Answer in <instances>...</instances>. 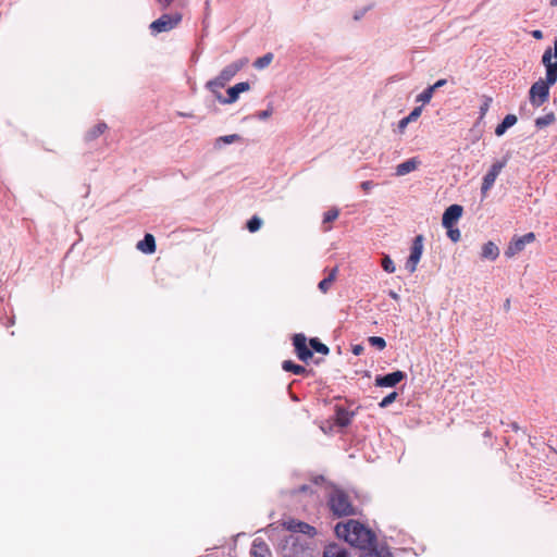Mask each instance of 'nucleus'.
Segmentation results:
<instances>
[{
    "instance_id": "nucleus-1",
    "label": "nucleus",
    "mask_w": 557,
    "mask_h": 557,
    "mask_svg": "<svg viewBox=\"0 0 557 557\" xmlns=\"http://www.w3.org/2000/svg\"><path fill=\"white\" fill-rule=\"evenodd\" d=\"M335 533L351 546L361 549H368L375 543L373 532L356 520L337 523Z\"/></svg>"
},
{
    "instance_id": "nucleus-2",
    "label": "nucleus",
    "mask_w": 557,
    "mask_h": 557,
    "mask_svg": "<svg viewBox=\"0 0 557 557\" xmlns=\"http://www.w3.org/2000/svg\"><path fill=\"white\" fill-rule=\"evenodd\" d=\"M327 506L333 516L341 518L356 515L349 495L339 488L333 490L327 497Z\"/></svg>"
},
{
    "instance_id": "nucleus-3",
    "label": "nucleus",
    "mask_w": 557,
    "mask_h": 557,
    "mask_svg": "<svg viewBox=\"0 0 557 557\" xmlns=\"http://www.w3.org/2000/svg\"><path fill=\"white\" fill-rule=\"evenodd\" d=\"M242 67V62H235L226 65L216 77L207 83V88L216 95L220 92L219 90L223 88L240 71Z\"/></svg>"
},
{
    "instance_id": "nucleus-4",
    "label": "nucleus",
    "mask_w": 557,
    "mask_h": 557,
    "mask_svg": "<svg viewBox=\"0 0 557 557\" xmlns=\"http://www.w3.org/2000/svg\"><path fill=\"white\" fill-rule=\"evenodd\" d=\"M182 22V14L180 12L171 13V14H162L159 18L153 21L149 25V29L153 36L160 33H166L175 27Z\"/></svg>"
},
{
    "instance_id": "nucleus-5",
    "label": "nucleus",
    "mask_w": 557,
    "mask_h": 557,
    "mask_svg": "<svg viewBox=\"0 0 557 557\" xmlns=\"http://www.w3.org/2000/svg\"><path fill=\"white\" fill-rule=\"evenodd\" d=\"M555 83H549L547 77L545 79H539L535 82L529 91L530 102L533 107H541L544 104L549 97V87Z\"/></svg>"
},
{
    "instance_id": "nucleus-6",
    "label": "nucleus",
    "mask_w": 557,
    "mask_h": 557,
    "mask_svg": "<svg viewBox=\"0 0 557 557\" xmlns=\"http://www.w3.org/2000/svg\"><path fill=\"white\" fill-rule=\"evenodd\" d=\"M507 164V159L494 162L487 173L483 176L481 185V194L485 197L488 190L493 187L497 176Z\"/></svg>"
},
{
    "instance_id": "nucleus-7",
    "label": "nucleus",
    "mask_w": 557,
    "mask_h": 557,
    "mask_svg": "<svg viewBox=\"0 0 557 557\" xmlns=\"http://www.w3.org/2000/svg\"><path fill=\"white\" fill-rule=\"evenodd\" d=\"M535 240V234L533 232L527 233L520 237H513L507 249L505 250V256L507 258H511L517 253L521 252L527 244H531Z\"/></svg>"
},
{
    "instance_id": "nucleus-8",
    "label": "nucleus",
    "mask_w": 557,
    "mask_h": 557,
    "mask_svg": "<svg viewBox=\"0 0 557 557\" xmlns=\"http://www.w3.org/2000/svg\"><path fill=\"white\" fill-rule=\"evenodd\" d=\"M423 250V236L418 235L413 239L410 256L406 262V268L409 270L410 273H413L417 269V264L420 261V258L422 256Z\"/></svg>"
},
{
    "instance_id": "nucleus-9",
    "label": "nucleus",
    "mask_w": 557,
    "mask_h": 557,
    "mask_svg": "<svg viewBox=\"0 0 557 557\" xmlns=\"http://www.w3.org/2000/svg\"><path fill=\"white\" fill-rule=\"evenodd\" d=\"M250 84L248 82H240L227 89V97L224 98L220 92L215 95L216 99L223 104H231L237 101L242 92L248 91Z\"/></svg>"
},
{
    "instance_id": "nucleus-10",
    "label": "nucleus",
    "mask_w": 557,
    "mask_h": 557,
    "mask_svg": "<svg viewBox=\"0 0 557 557\" xmlns=\"http://www.w3.org/2000/svg\"><path fill=\"white\" fill-rule=\"evenodd\" d=\"M284 529L295 532V533H302L310 537H313L317 534V530L314 527L310 525L307 522L296 520V519H289L283 522Z\"/></svg>"
},
{
    "instance_id": "nucleus-11",
    "label": "nucleus",
    "mask_w": 557,
    "mask_h": 557,
    "mask_svg": "<svg viewBox=\"0 0 557 557\" xmlns=\"http://www.w3.org/2000/svg\"><path fill=\"white\" fill-rule=\"evenodd\" d=\"M553 50L547 48L542 55V63L546 69V77L549 83L557 82V60L553 62Z\"/></svg>"
},
{
    "instance_id": "nucleus-12",
    "label": "nucleus",
    "mask_w": 557,
    "mask_h": 557,
    "mask_svg": "<svg viewBox=\"0 0 557 557\" xmlns=\"http://www.w3.org/2000/svg\"><path fill=\"white\" fill-rule=\"evenodd\" d=\"M295 352L301 361H308L312 358V351L307 346V338L304 334H296L293 338Z\"/></svg>"
},
{
    "instance_id": "nucleus-13",
    "label": "nucleus",
    "mask_w": 557,
    "mask_h": 557,
    "mask_svg": "<svg viewBox=\"0 0 557 557\" xmlns=\"http://www.w3.org/2000/svg\"><path fill=\"white\" fill-rule=\"evenodd\" d=\"M405 376L406 374L400 370L394 371L383 376L379 375L375 377V385L380 387H393L403 381Z\"/></svg>"
},
{
    "instance_id": "nucleus-14",
    "label": "nucleus",
    "mask_w": 557,
    "mask_h": 557,
    "mask_svg": "<svg viewBox=\"0 0 557 557\" xmlns=\"http://www.w3.org/2000/svg\"><path fill=\"white\" fill-rule=\"evenodd\" d=\"M463 208L460 205L449 206L442 218L443 226H454V224L461 218Z\"/></svg>"
},
{
    "instance_id": "nucleus-15",
    "label": "nucleus",
    "mask_w": 557,
    "mask_h": 557,
    "mask_svg": "<svg viewBox=\"0 0 557 557\" xmlns=\"http://www.w3.org/2000/svg\"><path fill=\"white\" fill-rule=\"evenodd\" d=\"M250 554L252 557H271L268 544L259 537L253 540Z\"/></svg>"
},
{
    "instance_id": "nucleus-16",
    "label": "nucleus",
    "mask_w": 557,
    "mask_h": 557,
    "mask_svg": "<svg viewBox=\"0 0 557 557\" xmlns=\"http://www.w3.org/2000/svg\"><path fill=\"white\" fill-rule=\"evenodd\" d=\"M137 249L144 253H153L156 251V239L152 234H146L143 240L137 243Z\"/></svg>"
},
{
    "instance_id": "nucleus-17",
    "label": "nucleus",
    "mask_w": 557,
    "mask_h": 557,
    "mask_svg": "<svg viewBox=\"0 0 557 557\" xmlns=\"http://www.w3.org/2000/svg\"><path fill=\"white\" fill-rule=\"evenodd\" d=\"M420 161L417 158H411L396 166V175L403 176L417 170Z\"/></svg>"
},
{
    "instance_id": "nucleus-18",
    "label": "nucleus",
    "mask_w": 557,
    "mask_h": 557,
    "mask_svg": "<svg viewBox=\"0 0 557 557\" xmlns=\"http://www.w3.org/2000/svg\"><path fill=\"white\" fill-rule=\"evenodd\" d=\"M499 256V249L493 242H487L482 246L481 257L494 261Z\"/></svg>"
},
{
    "instance_id": "nucleus-19",
    "label": "nucleus",
    "mask_w": 557,
    "mask_h": 557,
    "mask_svg": "<svg viewBox=\"0 0 557 557\" xmlns=\"http://www.w3.org/2000/svg\"><path fill=\"white\" fill-rule=\"evenodd\" d=\"M337 273L338 268L335 267L329 272L327 276L319 283L318 287L323 294H326L330 290L332 284L335 282L337 277Z\"/></svg>"
},
{
    "instance_id": "nucleus-20",
    "label": "nucleus",
    "mask_w": 557,
    "mask_h": 557,
    "mask_svg": "<svg viewBox=\"0 0 557 557\" xmlns=\"http://www.w3.org/2000/svg\"><path fill=\"white\" fill-rule=\"evenodd\" d=\"M517 123V116L515 114H507L502 123H499L495 128V134L497 136H502L505 134V132Z\"/></svg>"
},
{
    "instance_id": "nucleus-21",
    "label": "nucleus",
    "mask_w": 557,
    "mask_h": 557,
    "mask_svg": "<svg viewBox=\"0 0 557 557\" xmlns=\"http://www.w3.org/2000/svg\"><path fill=\"white\" fill-rule=\"evenodd\" d=\"M352 419V413L346 410L345 408L338 407L336 409V418L335 423L342 428L350 424Z\"/></svg>"
},
{
    "instance_id": "nucleus-22",
    "label": "nucleus",
    "mask_w": 557,
    "mask_h": 557,
    "mask_svg": "<svg viewBox=\"0 0 557 557\" xmlns=\"http://www.w3.org/2000/svg\"><path fill=\"white\" fill-rule=\"evenodd\" d=\"M323 557H348L345 548L337 544H331L325 547Z\"/></svg>"
},
{
    "instance_id": "nucleus-23",
    "label": "nucleus",
    "mask_w": 557,
    "mask_h": 557,
    "mask_svg": "<svg viewBox=\"0 0 557 557\" xmlns=\"http://www.w3.org/2000/svg\"><path fill=\"white\" fill-rule=\"evenodd\" d=\"M421 111H422V109H421L420 107L414 108V109L409 113V115H407L406 117L401 119V120L398 122V128H399V131L403 133V132L405 131V128L407 127V125H408L410 122L416 121V120L420 116Z\"/></svg>"
},
{
    "instance_id": "nucleus-24",
    "label": "nucleus",
    "mask_w": 557,
    "mask_h": 557,
    "mask_svg": "<svg viewBox=\"0 0 557 557\" xmlns=\"http://www.w3.org/2000/svg\"><path fill=\"white\" fill-rule=\"evenodd\" d=\"M282 368L285 371L292 372L296 375H302V374L307 373V370L305 367H302L300 364H296L292 360H285L282 364Z\"/></svg>"
},
{
    "instance_id": "nucleus-25",
    "label": "nucleus",
    "mask_w": 557,
    "mask_h": 557,
    "mask_svg": "<svg viewBox=\"0 0 557 557\" xmlns=\"http://www.w3.org/2000/svg\"><path fill=\"white\" fill-rule=\"evenodd\" d=\"M108 126L106 123L101 122L95 125L86 134L87 140H94L102 135L107 131Z\"/></svg>"
},
{
    "instance_id": "nucleus-26",
    "label": "nucleus",
    "mask_w": 557,
    "mask_h": 557,
    "mask_svg": "<svg viewBox=\"0 0 557 557\" xmlns=\"http://www.w3.org/2000/svg\"><path fill=\"white\" fill-rule=\"evenodd\" d=\"M556 121L555 114L553 112H549L545 114L544 116H540L535 120V125L539 128H543L545 126H548L553 124Z\"/></svg>"
},
{
    "instance_id": "nucleus-27",
    "label": "nucleus",
    "mask_w": 557,
    "mask_h": 557,
    "mask_svg": "<svg viewBox=\"0 0 557 557\" xmlns=\"http://www.w3.org/2000/svg\"><path fill=\"white\" fill-rule=\"evenodd\" d=\"M309 344L311 348L319 354L327 355L330 352L329 347L325 344L321 343L317 337L311 338L309 341Z\"/></svg>"
},
{
    "instance_id": "nucleus-28",
    "label": "nucleus",
    "mask_w": 557,
    "mask_h": 557,
    "mask_svg": "<svg viewBox=\"0 0 557 557\" xmlns=\"http://www.w3.org/2000/svg\"><path fill=\"white\" fill-rule=\"evenodd\" d=\"M273 60V54L272 53H267L264 54L263 57L261 58H258L255 63H253V66L261 70V69H264L267 67Z\"/></svg>"
},
{
    "instance_id": "nucleus-29",
    "label": "nucleus",
    "mask_w": 557,
    "mask_h": 557,
    "mask_svg": "<svg viewBox=\"0 0 557 557\" xmlns=\"http://www.w3.org/2000/svg\"><path fill=\"white\" fill-rule=\"evenodd\" d=\"M339 215V210L337 208H332L327 210L323 215V224H329L335 221Z\"/></svg>"
},
{
    "instance_id": "nucleus-30",
    "label": "nucleus",
    "mask_w": 557,
    "mask_h": 557,
    "mask_svg": "<svg viewBox=\"0 0 557 557\" xmlns=\"http://www.w3.org/2000/svg\"><path fill=\"white\" fill-rule=\"evenodd\" d=\"M368 341L371 346L376 347L379 350H383L386 347V342L383 337L370 336Z\"/></svg>"
},
{
    "instance_id": "nucleus-31",
    "label": "nucleus",
    "mask_w": 557,
    "mask_h": 557,
    "mask_svg": "<svg viewBox=\"0 0 557 557\" xmlns=\"http://www.w3.org/2000/svg\"><path fill=\"white\" fill-rule=\"evenodd\" d=\"M433 88H431L430 86L424 89L418 97H417V101H420V102H423V103H428L430 102V100L432 99L433 97Z\"/></svg>"
},
{
    "instance_id": "nucleus-32",
    "label": "nucleus",
    "mask_w": 557,
    "mask_h": 557,
    "mask_svg": "<svg viewBox=\"0 0 557 557\" xmlns=\"http://www.w3.org/2000/svg\"><path fill=\"white\" fill-rule=\"evenodd\" d=\"M262 221L258 216H252L247 222V228L249 232L255 233L261 227Z\"/></svg>"
},
{
    "instance_id": "nucleus-33",
    "label": "nucleus",
    "mask_w": 557,
    "mask_h": 557,
    "mask_svg": "<svg viewBox=\"0 0 557 557\" xmlns=\"http://www.w3.org/2000/svg\"><path fill=\"white\" fill-rule=\"evenodd\" d=\"M493 99L492 97L490 96H483V102L480 107V117L483 119L485 116V114L487 113L490 107H491V103H492Z\"/></svg>"
},
{
    "instance_id": "nucleus-34",
    "label": "nucleus",
    "mask_w": 557,
    "mask_h": 557,
    "mask_svg": "<svg viewBox=\"0 0 557 557\" xmlns=\"http://www.w3.org/2000/svg\"><path fill=\"white\" fill-rule=\"evenodd\" d=\"M447 230V236L450 238L451 242L457 243L460 240L461 234L460 231L454 226H445Z\"/></svg>"
},
{
    "instance_id": "nucleus-35",
    "label": "nucleus",
    "mask_w": 557,
    "mask_h": 557,
    "mask_svg": "<svg viewBox=\"0 0 557 557\" xmlns=\"http://www.w3.org/2000/svg\"><path fill=\"white\" fill-rule=\"evenodd\" d=\"M382 268L384 269V271H386L387 273H394L396 268H395V264L393 262V260L388 257V256H385L383 259H382Z\"/></svg>"
},
{
    "instance_id": "nucleus-36",
    "label": "nucleus",
    "mask_w": 557,
    "mask_h": 557,
    "mask_svg": "<svg viewBox=\"0 0 557 557\" xmlns=\"http://www.w3.org/2000/svg\"><path fill=\"white\" fill-rule=\"evenodd\" d=\"M398 394L396 392H392L389 393L387 396H385L381 403L379 404V406L381 408H386L387 406H389L392 403H394L397 398Z\"/></svg>"
},
{
    "instance_id": "nucleus-37",
    "label": "nucleus",
    "mask_w": 557,
    "mask_h": 557,
    "mask_svg": "<svg viewBox=\"0 0 557 557\" xmlns=\"http://www.w3.org/2000/svg\"><path fill=\"white\" fill-rule=\"evenodd\" d=\"M273 114V106L272 104H269L268 108L263 111H259L257 113V117L259 120H267L269 119L271 115Z\"/></svg>"
},
{
    "instance_id": "nucleus-38",
    "label": "nucleus",
    "mask_w": 557,
    "mask_h": 557,
    "mask_svg": "<svg viewBox=\"0 0 557 557\" xmlns=\"http://www.w3.org/2000/svg\"><path fill=\"white\" fill-rule=\"evenodd\" d=\"M240 139V136L237 135V134H232V135H226V136H222L220 137L219 140L225 143V144H232L234 141H238Z\"/></svg>"
},
{
    "instance_id": "nucleus-39",
    "label": "nucleus",
    "mask_w": 557,
    "mask_h": 557,
    "mask_svg": "<svg viewBox=\"0 0 557 557\" xmlns=\"http://www.w3.org/2000/svg\"><path fill=\"white\" fill-rule=\"evenodd\" d=\"M174 0H157V3L162 10L168 9Z\"/></svg>"
},
{
    "instance_id": "nucleus-40",
    "label": "nucleus",
    "mask_w": 557,
    "mask_h": 557,
    "mask_svg": "<svg viewBox=\"0 0 557 557\" xmlns=\"http://www.w3.org/2000/svg\"><path fill=\"white\" fill-rule=\"evenodd\" d=\"M373 182L371 181H364L361 183L360 187L366 191L368 193L372 187H373Z\"/></svg>"
},
{
    "instance_id": "nucleus-41",
    "label": "nucleus",
    "mask_w": 557,
    "mask_h": 557,
    "mask_svg": "<svg viewBox=\"0 0 557 557\" xmlns=\"http://www.w3.org/2000/svg\"><path fill=\"white\" fill-rule=\"evenodd\" d=\"M364 348L362 345H354L351 351L355 356H359L363 352Z\"/></svg>"
},
{
    "instance_id": "nucleus-42",
    "label": "nucleus",
    "mask_w": 557,
    "mask_h": 557,
    "mask_svg": "<svg viewBox=\"0 0 557 557\" xmlns=\"http://www.w3.org/2000/svg\"><path fill=\"white\" fill-rule=\"evenodd\" d=\"M446 83H447L446 79L442 78V79H438L435 84H433L430 87L433 88V91H435L437 88L443 87Z\"/></svg>"
},
{
    "instance_id": "nucleus-43",
    "label": "nucleus",
    "mask_w": 557,
    "mask_h": 557,
    "mask_svg": "<svg viewBox=\"0 0 557 557\" xmlns=\"http://www.w3.org/2000/svg\"><path fill=\"white\" fill-rule=\"evenodd\" d=\"M533 38L541 40L543 38V32L540 29H535L532 32Z\"/></svg>"
},
{
    "instance_id": "nucleus-44",
    "label": "nucleus",
    "mask_w": 557,
    "mask_h": 557,
    "mask_svg": "<svg viewBox=\"0 0 557 557\" xmlns=\"http://www.w3.org/2000/svg\"><path fill=\"white\" fill-rule=\"evenodd\" d=\"M388 295L394 299V300H398L399 299V296L396 292L394 290H389Z\"/></svg>"
},
{
    "instance_id": "nucleus-45",
    "label": "nucleus",
    "mask_w": 557,
    "mask_h": 557,
    "mask_svg": "<svg viewBox=\"0 0 557 557\" xmlns=\"http://www.w3.org/2000/svg\"><path fill=\"white\" fill-rule=\"evenodd\" d=\"M553 54L557 59V38L554 41V52H553Z\"/></svg>"
},
{
    "instance_id": "nucleus-46",
    "label": "nucleus",
    "mask_w": 557,
    "mask_h": 557,
    "mask_svg": "<svg viewBox=\"0 0 557 557\" xmlns=\"http://www.w3.org/2000/svg\"><path fill=\"white\" fill-rule=\"evenodd\" d=\"M549 4H550L552 7H557V0H550V1H549Z\"/></svg>"
},
{
    "instance_id": "nucleus-47",
    "label": "nucleus",
    "mask_w": 557,
    "mask_h": 557,
    "mask_svg": "<svg viewBox=\"0 0 557 557\" xmlns=\"http://www.w3.org/2000/svg\"><path fill=\"white\" fill-rule=\"evenodd\" d=\"M323 230H324V232H327V231H330V230H331V226H324V228H323Z\"/></svg>"
},
{
    "instance_id": "nucleus-48",
    "label": "nucleus",
    "mask_w": 557,
    "mask_h": 557,
    "mask_svg": "<svg viewBox=\"0 0 557 557\" xmlns=\"http://www.w3.org/2000/svg\"><path fill=\"white\" fill-rule=\"evenodd\" d=\"M288 540H290L293 543L295 542V537L293 535H290Z\"/></svg>"
}]
</instances>
